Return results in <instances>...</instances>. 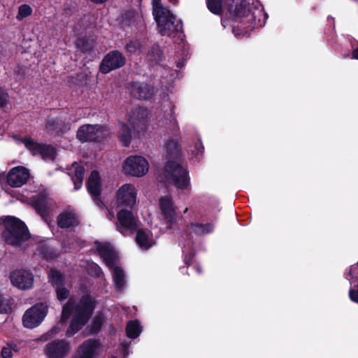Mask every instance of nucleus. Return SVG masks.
<instances>
[{
  "instance_id": "f257e3e1",
  "label": "nucleus",
  "mask_w": 358,
  "mask_h": 358,
  "mask_svg": "<svg viewBox=\"0 0 358 358\" xmlns=\"http://www.w3.org/2000/svg\"><path fill=\"white\" fill-rule=\"evenodd\" d=\"M206 6L210 13L221 15L225 9L230 17H248V20L254 24L260 22L261 15L266 16L263 9L254 8L252 10L243 0H206Z\"/></svg>"
},
{
  "instance_id": "f03ea898",
  "label": "nucleus",
  "mask_w": 358,
  "mask_h": 358,
  "mask_svg": "<svg viewBox=\"0 0 358 358\" xmlns=\"http://www.w3.org/2000/svg\"><path fill=\"white\" fill-rule=\"evenodd\" d=\"M166 158L164 169L171 182L180 189H187L189 186V177L187 170L177 163L180 158L181 146L178 141L169 140L166 143Z\"/></svg>"
},
{
  "instance_id": "7ed1b4c3",
  "label": "nucleus",
  "mask_w": 358,
  "mask_h": 358,
  "mask_svg": "<svg viewBox=\"0 0 358 358\" xmlns=\"http://www.w3.org/2000/svg\"><path fill=\"white\" fill-rule=\"evenodd\" d=\"M96 301L89 293L83 294L74 305V315L66 331V336L70 338L81 330L92 317Z\"/></svg>"
},
{
  "instance_id": "20e7f679",
  "label": "nucleus",
  "mask_w": 358,
  "mask_h": 358,
  "mask_svg": "<svg viewBox=\"0 0 358 358\" xmlns=\"http://www.w3.org/2000/svg\"><path fill=\"white\" fill-rule=\"evenodd\" d=\"M1 220L4 225L1 237L7 245L19 248L30 238L27 226L19 218L8 215L2 217Z\"/></svg>"
},
{
  "instance_id": "39448f33",
  "label": "nucleus",
  "mask_w": 358,
  "mask_h": 358,
  "mask_svg": "<svg viewBox=\"0 0 358 358\" xmlns=\"http://www.w3.org/2000/svg\"><path fill=\"white\" fill-rule=\"evenodd\" d=\"M106 126L102 124H83L77 130L76 138L81 143H100L108 136Z\"/></svg>"
},
{
  "instance_id": "423d86ee",
  "label": "nucleus",
  "mask_w": 358,
  "mask_h": 358,
  "mask_svg": "<svg viewBox=\"0 0 358 358\" xmlns=\"http://www.w3.org/2000/svg\"><path fill=\"white\" fill-rule=\"evenodd\" d=\"M48 313V306L42 303H36L28 309L22 317L24 327L33 329L38 326Z\"/></svg>"
},
{
  "instance_id": "0eeeda50",
  "label": "nucleus",
  "mask_w": 358,
  "mask_h": 358,
  "mask_svg": "<svg viewBox=\"0 0 358 358\" xmlns=\"http://www.w3.org/2000/svg\"><path fill=\"white\" fill-rule=\"evenodd\" d=\"M126 61V57L120 51L111 50L103 57L101 62L99 71L103 74H107L124 66Z\"/></svg>"
},
{
  "instance_id": "6e6552de",
  "label": "nucleus",
  "mask_w": 358,
  "mask_h": 358,
  "mask_svg": "<svg viewBox=\"0 0 358 358\" xmlns=\"http://www.w3.org/2000/svg\"><path fill=\"white\" fill-rule=\"evenodd\" d=\"M123 170L126 175L143 176L148 171V163L143 157L129 156L124 162Z\"/></svg>"
},
{
  "instance_id": "1a4fd4ad",
  "label": "nucleus",
  "mask_w": 358,
  "mask_h": 358,
  "mask_svg": "<svg viewBox=\"0 0 358 358\" xmlns=\"http://www.w3.org/2000/svg\"><path fill=\"white\" fill-rule=\"evenodd\" d=\"M71 349V343L68 341L57 338L48 343L43 351L47 358H65Z\"/></svg>"
},
{
  "instance_id": "9d476101",
  "label": "nucleus",
  "mask_w": 358,
  "mask_h": 358,
  "mask_svg": "<svg viewBox=\"0 0 358 358\" xmlns=\"http://www.w3.org/2000/svg\"><path fill=\"white\" fill-rule=\"evenodd\" d=\"M129 94L138 100H150L155 94L156 90L151 85L144 82H131L127 87Z\"/></svg>"
},
{
  "instance_id": "9b49d317",
  "label": "nucleus",
  "mask_w": 358,
  "mask_h": 358,
  "mask_svg": "<svg viewBox=\"0 0 358 358\" xmlns=\"http://www.w3.org/2000/svg\"><path fill=\"white\" fill-rule=\"evenodd\" d=\"M168 15L161 21L158 22L159 32L162 36H171L175 33L182 32V22L181 20H176V15L167 11Z\"/></svg>"
},
{
  "instance_id": "f8f14e48",
  "label": "nucleus",
  "mask_w": 358,
  "mask_h": 358,
  "mask_svg": "<svg viewBox=\"0 0 358 358\" xmlns=\"http://www.w3.org/2000/svg\"><path fill=\"white\" fill-rule=\"evenodd\" d=\"M116 200L118 206L132 208L136 201V191L134 185H123L117 191Z\"/></svg>"
},
{
  "instance_id": "ddd939ff",
  "label": "nucleus",
  "mask_w": 358,
  "mask_h": 358,
  "mask_svg": "<svg viewBox=\"0 0 358 358\" xmlns=\"http://www.w3.org/2000/svg\"><path fill=\"white\" fill-rule=\"evenodd\" d=\"M10 278L13 286L22 290L31 288L34 283L32 273L24 269L13 271L10 274Z\"/></svg>"
},
{
  "instance_id": "4468645a",
  "label": "nucleus",
  "mask_w": 358,
  "mask_h": 358,
  "mask_svg": "<svg viewBox=\"0 0 358 358\" xmlns=\"http://www.w3.org/2000/svg\"><path fill=\"white\" fill-rule=\"evenodd\" d=\"M30 174L29 170L22 166L13 167L7 174V182L13 187H20L25 184Z\"/></svg>"
},
{
  "instance_id": "2eb2a0df",
  "label": "nucleus",
  "mask_w": 358,
  "mask_h": 358,
  "mask_svg": "<svg viewBox=\"0 0 358 358\" xmlns=\"http://www.w3.org/2000/svg\"><path fill=\"white\" fill-rule=\"evenodd\" d=\"M45 126L49 133L57 136L66 133L71 129V123L66 122V120L61 116L55 117H48L45 120Z\"/></svg>"
},
{
  "instance_id": "dca6fc26",
  "label": "nucleus",
  "mask_w": 358,
  "mask_h": 358,
  "mask_svg": "<svg viewBox=\"0 0 358 358\" xmlns=\"http://www.w3.org/2000/svg\"><path fill=\"white\" fill-rule=\"evenodd\" d=\"M100 346L99 340L95 338L87 339L79 345L72 358H94L96 350Z\"/></svg>"
},
{
  "instance_id": "f3484780",
  "label": "nucleus",
  "mask_w": 358,
  "mask_h": 358,
  "mask_svg": "<svg viewBox=\"0 0 358 358\" xmlns=\"http://www.w3.org/2000/svg\"><path fill=\"white\" fill-rule=\"evenodd\" d=\"M86 186L88 192L90 194L94 201L97 204L99 203H102V201L100 199L101 194V177L99 173L97 171L93 170L90 173V175L86 182Z\"/></svg>"
},
{
  "instance_id": "a211bd4d",
  "label": "nucleus",
  "mask_w": 358,
  "mask_h": 358,
  "mask_svg": "<svg viewBox=\"0 0 358 358\" xmlns=\"http://www.w3.org/2000/svg\"><path fill=\"white\" fill-rule=\"evenodd\" d=\"M57 224L62 229L75 228L80 224L79 217L74 211L65 210L58 215Z\"/></svg>"
},
{
  "instance_id": "6ab92c4d",
  "label": "nucleus",
  "mask_w": 358,
  "mask_h": 358,
  "mask_svg": "<svg viewBox=\"0 0 358 358\" xmlns=\"http://www.w3.org/2000/svg\"><path fill=\"white\" fill-rule=\"evenodd\" d=\"M159 205L169 227L171 228L176 221V210L172 198L170 196H162L159 200Z\"/></svg>"
},
{
  "instance_id": "aec40b11",
  "label": "nucleus",
  "mask_w": 358,
  "mask_h": 358,
  "mask_svg": "<svg viewBox=\"0 0 358 358\" xmlns=\"http://www.w3.org/2000/svg\"><path fill=\"white\" fill-rule=\"evenodd\" d=\"M117 228L118 230H120V229H129L130 231L136 229L137 220L132 211L122 209L117 213Z\"/></svg>"
},
{
  "instance_id": "412c9836",
  "label": "nucleus",
  "mask_w": 358,
  "mask_h": 358,
  "mask_svg": "<svg viewBox=\"0 0 358 358\" xmlns=\"http://www.w3.org/2000/svg\"><path fill=\"white\" fill-rule=\"evenodd\" d=\"M32 206L37 213L43 218H46L50 215V207L46 197L38 195L34 201Z\"/></svg>"
},
{
  "instance_id": "4be33fe9",
  "label": "nucleus",
  "mask_w": 358,
  "mask_h": 358,
  "mask_svg": "<svg viewBox=\"0 0 358 358\" xmlns=\"http://www.w3.org/2000/svg\"><path fill=\"white\" fill-rule=\"evenodd\" d=\"M75 45L76 48L83 54H90L95 46V41L86 36L77 38Z\"/></svg>"
},
{
  "instance_id": "5701e85b",
  "label": "nucleus",
  "mask_w": 358,
  "mask_h": 358,
  "mask_svg": "<svg viewBox=\"0 0 358 358\" xmlns=\"http://www.w3.org/2000/svg\"><path fill=\"white\" fill-rule=\"evenodd\" d=\"M36 254L46 261L54 260L58 257L57 250L47 243H42L37 246Z\"/></svg>"
},
{
  "instance_id": "b1692460",
  "label": "nucleus",
  "mask_w": 358,
  "mask_h": 358,
  "mask_svg": "<svg viewBox=\"0 0 358 358\" xmlns=\"http://www.w3.org/2000/svg\"><path fill=\"white\" fill-rule=\"evenodd\" d=\"M73 166H74V170L72 173H69V175L73 182L74 189L78 190L83 185L85 169L83 166L78 165L76 162L73 164Z\"/></svg>"
},
{
  "instance_id": "393cba45",
  "label": "nucleus",
  "mask_w": 358,
  "mask_h": 358,
  "mask_svg": "<svg viewBox=\"0 0 358 358\" xmlns=\"http://www.w3.org/2000/svg\"><path fill=\"white\" fill-rule=\"evenodd\" d=\"M162 123L164 124L166 129L169 130L173 135L177 136L178 134L180 127L176 117L174 107L171 108L170 113L164 118Z\"/></svg>"
},
{
  "instance_id": "a878e982",
  "label": "nucleus",
  "mask_w": 358,
  "mask_h": 358,
  "mask_svg": "<svg viewBox=\"0 0 358 358\" xmlns=\"http://www.w3.org/2000/svg\"><path fill=\"white\" fill-rule=\"evenodd\" d=\"M96 251L104 260V262L109 264H113L116 259V254L113 249L108 245L99 244L96 247Z\"/></svg>"
},
{
  "instance_id": "bb28decb",
  "label": "nucleus",
  "mask_w": 358,
  "mask_h": 358,
  "mask_svg": "<svg viewBox=\"0 0 358 358\" xmlns=\"http://www.w3.org/2000/svg\"><path fill=\"white\" fill-rule=\"evenodd\" d=\"M190 229L197 236H204L211 234L214 231L215 226L213 223L208 222L206 224L191 222L189 225Z\"/></svg>"
},
{
  "instance_id": "cd10ccee",
  "label": "nucleus",
  "mask_w": 358,
  "mask_h": 358,
  "mask_svg": "<svg viewBox=\"0 0 358 358\" xmlns=\"http://www.w3.org/2000/svg\"><path fill=\"white\" fill-rule=\"evenodd\" d=\"M136 242L143 250H148L152 245V239L149 238L148 232L142 229L137 231Z\"/></svg>"
},
{
  "instance_id": "c85d7f7f",
  "label": "nucleus",
  "mask_w": 358,
  "mask_h": 358,
  "mask_svg": "<svg viewBox=\"0 0 358 358\" xmlns=\"http://www.w3.org/2000/svg\"><path fill=\"white\" fill-rule=\"evenodd\" d=\"M148 59L155 64H159L163 59V51L158 44H153L148 50Z\"/></svg>"
},
{
  "instance_id": "c756f323",
  "label": "nucleus",
  "mask_w": 358,
  "mask_h": 358,
  "mask_svg": "<svg viewBox=\"0 0 358 358\" xmlns=\"http://www.w3.org/2000/svg\"><path fill=\"white\" fill-rule=\"evenodd\" d=\"M126 334L129 338H136L142 331L141 327L138 320H130L126 326Z\"/></svg>"
},
{
  "instance_id": "7c9ffc66",
  "label": "nucleus",
  "mask_w": 358,
  "mask_h": 358,
  "mask_svg": "<svg viewBox=\"0 0 358 358\" xmlns=\"http://www.w3.org/2000/svg\"><path fill=\"white\" fill-rule=\"evenodd\" d=\"M132 131L131 128L124 122L121 123V131L118 135L120 141L124 147H128L131 141Z\"/></svg>"
},
{
  "instance_id": "2f4dec72",
  "label": "nucleus",
  "mask_w": 358,
  "mask_h": 358,
  "mask_svg": "<svg viewBox=\"0 0 358 358\" xmlns=\"http://www.w3.org/2000/svg\"><path fill=\"white\" fill-rule=\"evenodd\" d=\"M49 280L53 286L60 287L64 285V276L57 268H52L49 273Z\"/></svg>"
},
{
  "instance_id": "473e14b6",
  "label": "nucleus",
  "mask_w": 358,
  "mask_h": 358,
  "mask_svg": "<svg viewBox=\"0 0 358 358\" xmlns=\"http://www.w3.org/2000/svg\"><path fill=\"white\" fill-rule=\"evenodd\" d=\"M113 279L116 289L120 291L124 286V271L119 266H116L113 271Z\"/></svg>"
},
{
  "instance_id": "72a5a7b5",
  "label": "nucleus",
  "mask_w": 358,
  "mask_h": 358,
  "mask_svg": "<svg viewBox=\"0 0 358 358\" xmlns=\"http://www.w3.org/2000/svg\"><path fill=\"white\" fill-rule=\"evenodd\" d=\"M74 300L71 298L67 303L62 307V311L60 318L61 323H65L71 317L72 311L74 310Z\"/></svg>"
},
{
  "instance_id": "f704fd0d",
  "label": "nucleus",
  "mask_w": 358,
  "mask_h": 358,
  "mask_svg": "<svg viewBox=\"0 0 358 358\" xmlns=\"http://www.w3.org/2000/svg\"><path fill=\"white\" fill-rule=\"evenodd\" d=\"M24 146L32 153V155H39L41 147L43 143L34 141L31 138H24L22 140Z\"/></svg>"
},
{
  "instance_id": "c9c22d12",
  "label": "nucleus",
  "mask_w": 358,
  "mask_h": 358,
  "mask_svg": "<svg viewBox=\"0 0 358 358\" xmlns=\"http://www.w3.org/2000/svg\"><path fill=\"white\" fill-rule=\"evenodd\" d=\"M104 318L102 315H96L92 320L90 327V334H97L101 329L103 324Z\"/></svg>"
},
{
  "instance_id": "e433bc0d",
  "label": "nucleus",
  "mask_w": 358,
  "mask_h": 358,
  "mask_svg": "<svg viewBox=\"0 0 358 358\" xmlns=\"http://www.w3.org/2000/svg\"><path fill=\"white\" fill-rule=\"evenodd\" d=\"M132 118L136 119L142 125H145L148 118V110L143 107L136 108L134 112Z\"/></svg>"
},
{
  "instance_id": "4c0bfd02",
  "label": "nucleus",
  "mask_w": 358,
  "mask_h": 358,
  "mask_svg": "<svg viewBox=\"0 0 358 358\" xmlns=\"http://www.w3.org/2000/svg\"><path fill=\"white\" fill-rule=\"evenodd\" d=\"M33 10L28 4H22L19 6L16 19L18 21L23 20L31 15Z\"/></svg>"
},
{
  "instance_id": "58836bf2",
  "label": "nucleus",
  "mask_w": 358,
  "mask_h": 358,
  "mask_svg": "<svg viewBox=\"0 0 358 358\" xmlns=\"http://www.w3.org/2000/svg\"><path fill=\"white\" fill-rule=\"evenodd\" d=\"M136 12L134 10H128L122 14V23L125 27H129L134 22Z\"/></svg>"
},
{
  "instance_id": "ea45409f",
  "label": "nucleus",
  "mask_w": 358,
  "mask_h": 358,
  "mask_svg": "<svg viewBox=\"0 0 358 358\" xmlns=\"http://www.w3.org/2000/svg\"><path fill=\"white\" fill-rule=\"evenodd\" d=\"M55 154V149L50 145L43 144L39 155L43 159L53 157Z\"/></svg>"
},
{
  "instance_id": "a19ab883",
  "label": "nucleus",
  "mask_w": 358,
  "mask_h": 358,
  "mask_svg": "<svg viewBox=\"0 0 358 358\" xmlns=\"http://www.w3.org/2000/svg\"><path fill=\"white\" fill-rule=\"evenodd\" d=\"M11 311L10 303L0 294V314H8Z\"/></svg>"
},
{
  "instance_id": "79ce46f5",
  "label": "nucleus",
  "mask_w": 358,
  "mask_h": 358,
  "mask_svg": "<svg viewBox=\"0 0 358 358\" xmlns=\"http://www.w3.org/2000/svg\"><path fill=\"white\" fill-rule=\"evenodd\" d=\"M141 43L136 40H130L125 45L127 51L129 53H135L141 48Z\"/></svg>"
},
{
  "instance_id": "37998d69",
  "label": "nucleus",
  "mask_w": 358,
  "mask_h": 358,
  "mask_svg": "<svg viewBox=\"0 0 358 358\" xmlns=\"http://www.w3.org/2000/svg\"><path fill=\"white\" fill-rule=\"evenodd\" d=\"M56 288L57 298L59 301H64L69 296V291L64 287L60 286Z\"/></svg>"
},
{
  "instance_id": "c03bdc74",
  "label": "nucleus",
  "mask_w": 358,
  "mask_h": 358,
  "mask_svg": "<svg viewBox=\"0 0 358 358\" xmlns=\"http://www.w3.org/2000/svg\"><path fill=\"white\" fill-rule=\"evenodd\" d=\"M152 15L157 23L167 16L166 15V10L164 8L152 9Z\"/></svg>"
},
{
  "instance_id": "a18cd8bd",
  "label": "nucleus",
  "mask_w": 358,
  "mask_h": 358,
  "mask_svg": "<svg viewBox=\"0 0 358 358\" xmlns=\"http://www.w3.org/2000/svg\"><path fill=\"white\" fill-rule=\"evenodd\" d=\"M8 98L7 92L2 87H0V108H3L7 105Z\"/></svg>"
},
{
  "instance_id": "49530a36",
  "label": "nucleus",
  "mask_w": 358,
  "mask_h": 358,
  "mask_svg": "<svg viewBox=\"0 0 358 358\" xmlns=\"http://www.w3.org/2000/svg\"><path fill=\"white\" fill-rule=\"evenodd\" d=\"M195 256V253L193 251H189L183 255V262L187 268L192 265L193 258Z\"/></svg>"
},
{
  "instance_id": "de8ad7c7",
  "label": "nucleus",
  "mask_w": 358,
  "mask_h": 358,
  "mask_svg": "<svg viewBox=\"0 0 358 358\" xmlns=\"http://www.w3.org/2000/svg\"><path fill=\"white\" fill-rule=\"evenodd\" d=\"M194 149H195V150H194L192 152L196 157L199 156V155L203 154V150H204V147H203L201 140L199 139L196 142H195Z\"/></svg>"
},
{
  "instance_id": "09e8293b",
  "label": "nucleus",
  "mask_w": 358,
  "mask_h": 358,
  "mask_svg": "<svg viewBox=\"0 0 358 358\" xmlns=\"http://www.w3.org/2000/svg\"><path fill=\"white\" fill-rule=\"evenodd\" d=\"M13 356L12 350L8 347H3L1 352L0 358H11Z\"/></svg>"
},
{
  "instance_id": "8fccbe9b",
  "label": "nucleus",
  "mask_w": 358,
  "mask_h": 358,
  "mask_svg": "<svg viewBox=\"0 0 358 358\" xmlns=\"http://www.w3.org/2000/svg\"><path fill=\"white\" fill-rule=\"evenodd\" d=\"M349 297L352 301L358 303V289H350Z\"/></svg>"
},
{
  "instance_id": "3c124183",
  "label": "nucleus",
  "mask_w": 358,
  "mask_h": 358,
  "mask_svg": "<svg viewBox=\"0 0 358 358\" xmlns=\"http://www.w3.org/2000/svg\"><path fill=\"white\" fill-rule=\"evenodd\" d=\"M357 269H358V262H357V265H352L350 266V270H349L348 273H347V275L348 277L353 278L354 274L357 272Z\"/></svg>"
},
{
  "instance_id": "603ef678",
  "label": "nucleus",
  "mask_w": 358,
  "mask_h": 358,
  "mask_svg": "<svg viewBox=\"0 0 358 358\" xmlns=\"http://www.w3.org/2000/svg\"><path fill=\"white\" fill-rule=\"evenodd\" d=\"M152 3L153 9H159L164 8L162 4L161 0H152Z\"/></svg>"
},
{
  "instance_id": "864d4df0",
  "label": "nucleus",
  "mask_w": 358,
  "mask_h": 358,
  "mask_svg": "<svg viewBox=\"0 0 358 358\" xmlns=\"http://www.w3.org/2000/svg\"><path fill=\"white\" fill-rule=\"evenodd\" d=\"M352 58L358 60V47L352 50Z\"/></svg>"
},
{
  "instance_id": "5fc2aeb1",
  "label": "nucleus",
  "mask_w": 358,
  "mask_h": 358,
  "mask_svg": "<svg viewBox=\"0 0 358 358\" xmlns=\"http://www.w3.org/2000/svg\"><path fill=\"white\" fill-rule=\"evenodd\" d=\"M193 268L195 269L197 273L201 274L202 273V269L198 264H194Z\"/></svg>"
},
{
  "instance_id": "6e6d98bb",
  "label": "nucleus",
  "mask_w": 358,
  "mask_h": 358,
  "mask_svg": "<svg viewBox=\"0 0 358 358\" xmlns=\"http://www.w3.org/2000/svg\"><path fill=\"white\" fill-rule=\"evenodd\" d=\"M92 3L96 4H102L106 3L108 0H90Z\"/></svg>"
},
{
  "instance_id": "4d7b16f0",
  "label": "nucleus",
  "mask_w": 358,
  "mask_h": 358,
  "mask_svg": "<svg viewBox=\"0 0 358 358\" xmlns=\"http://www.w3.org/2000/svg\"><path fill=\"white\" fill-rule=\"evenodd\" d=\"M101 273V268L99 266H98L97 265H96V267H95V273L94 275L97 277L99 276V274Z\"/></svg>"
},
{
  "instance_id": "13d9d810",
  "label": "nucleus",
  "mask_w": 358,
  "mask_h": 358,
  "mask_svg": "<svg viewBox=\"0 0 358 358\" xmlns=\"http://www.w3.org/2000/svg\"><path fill=\"white\" fill-rule=\"evenodd\" d=\"M49 338V336L48 334H43L41 336L40 340L43 341H46Z\"/></svg>"
},
{
  "instance_id": "bf43d9fd",
  "label": "nucleus",
  "mask_w": 358,
  "mask_h": 358,
  "mask_svg": "<svg viewBox=\"0 0 358 358\" xmlns=\"http://www.w3.org/2000/svg\"><path fill=\"white\" fill-rule=\"evenodd\" d=\"M184 66V62H178L177 63V67L180 69Z\"/></svg>"
},
{
  "instance_id": "052dcab7",
  "label": "nucleus",
  "mask_w": 358,
  "mask_h": 358,
  "mask_svg": "<svg viewBox=\"0 0 358 358\" xmlns=\"http://www.w3.org/2000/svg\"><path fill=\"white\" fill-rule=\"evenodd\" d=\"M187 211V208H185L184 213H186Z\"/></svg>"
},
{
  "instance_id": "680f3d73",
  "label": "nucleus",
  "mask_w": 358,
  "mask_h": 358,
  "mask_svg": "<svg viewBox=\"0 0 358 358\" xmlns=\"http://www.w3.org/2000/svg\"><path fill=\"white\" fill-rule=\"evenodd\" d=\"M357 287H358V284H357Z\"/></svg>"
}]
</instances>
